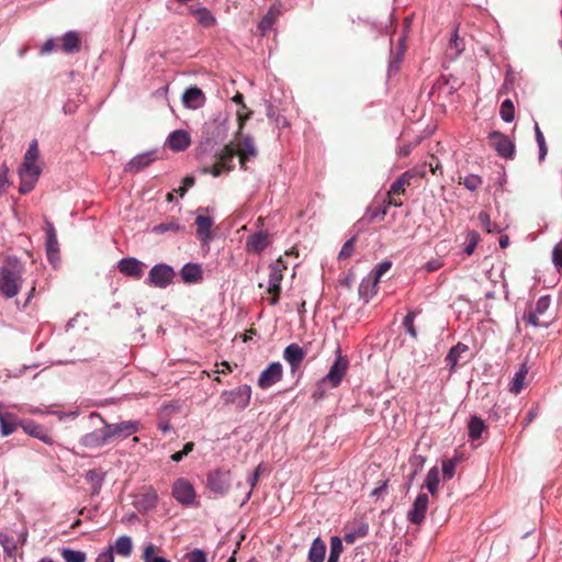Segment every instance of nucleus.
Wrapping results in <instances>:
<instances>
[{
  "mask_svg": "<svg viewBox=\"0 0 562 562\" xmlns=\"http://www.w3.org/2000/svg\"><path fill=\"white\" fill-rule=\"evenodd\" d=\"M426 177V166L420 165L403 172L390 187L385 203L395 207L403 205L402 195L406 194V189L415 184L418 180Z\"/></svg>",
  "mask_w": 562,
  "mask_h": 562,
  "instance_id": "nucleus-1",
  "label": "nucleus"
},
{
  "mask_svg": "<svg viewBox=\"0 0 562 562\" xmlns=\"http://www.w3.org/2000/svg\"><path fill=\"white\" fill-rule=\"evenodd\" d=\"M56 46H57V45H56L55 40H52V38H50V40H47V41L45 42V44L43 45V47H42V53H43V54L52 53V52H54V50L56 49Z\"/></svg>",
  "mask_w": 562,
  "mask_h": 562,
  "instance_id": "nucleus-61",
  "label": "nucleus"
},
{
  "mask_svg": "<svg viewBox=\"0 0 562 562\" xmlns=\"http://www.w3.org/2000/svg\"><path fill=\"white\" fill-rule=\"evenodd\" d=\"M499 115L505 122H513L515 119V106L510 99H506L502 102L499 109Z\"/></svg>",
  "mask_w": 562,
  "mask_h": 562,
  "instance_id": "nucleus-40",
  "label": "nucleus"
},
{
  "mask_svg": "<svg viewBox=\"0 0 562 562\" xmlns=\"http://www.w3.org/2000/svg\"><path fill=\"white\" fill-rule=\"evenodd\" d=\"M550 297L548 295L541 296L536 306L528 313L527 321L530 325L535 327L548 326L551 322L549 316H546V313L550 306Z\"/></svg>",
  "mask_w": 562,
  "mask_h": 562,
  "instance_id": "nucleus-8",
  "label": "nucleus"
},
{
  "mask_svg": "<svg viewBox=\"0 0 562 562\" xmlns=\"http://www.w3.org/2000/svg\"><path fill=\"white\" fill-rule=\"evenodd\" d=\"M480 240V235L475 231H470L467 234V246L464 248V252L467 255H472L475 250V247Z\"/></svg>",
  "mask_w": 562,
  "mask_h": 562,
  "instance_id": "nucleus-50",
  "label": "nucleus"
},
{
  "mask_svg": "<svg viewBox=\"0 0 562 562\" xmlns=\"http://www.w3.org/2000/svg\"><path fill=\"white\" fill-rule=\"evenodd\" d=\"M171 494L177 502L184 506L192 505L195 499V491L192 484L183 477L176 480L172 485Z\"/></svg>",
  "mask_w": 562,
  "mask_h": 562,
  "instance_id": "nucleus-10",
  "label": "nucleus"
},
{
  "mask_svg": "<svg viewBox=\"0 0 562 562\" xmlns=\"http://www.w3.org/2000/svg\"><path fill=\"white\" fill-rule=\"evenodd\" d=\"M479 221H480V224L481 226L487 232V233H492L493 229L491 227V217L487 213L485 212H481L479 214Z\"/></svg>",
  "mask_w": 562,
  "mask_h": 562,
  "instance_id": "nucleus-59",
  "label": "nucleus"
},
{
  "mask_svg": "<svg viewBox=\"0 0 562 562\" xmlns=\"http://www.w3.org/2000/svg\"><path fill=\"white\" fill-rule=\"evenodd\" d=\"M16 416L9 412H0V426H1V435L7 437L14 432L18 427H20V423Z\"/></svg>",
  "mask_w": 562,
  "mask_h": 562,
  "instance_id": "nucleus-27",
  "label": "nucleus"
},
{
  "mask_svg": "<svg viewBox=\"0 0 562 562\" xmlns=\"http://www.w3.org/2000/svg\"><path fill=\"white\" fill-rule=\"evenodd\" d=\"M282 13V3L280 1L274 2L266 13L268 16L277 21Z\"/></svg>",
  "mask_w": 562,
  "mask_h": 562,
  "instance_id": "nucleus-56",
  "label": "nucleus"
},
{
  "mask_svg": "<svg viewBox=\"0 0 562 562\" xmlns=\"http://www.w3.org/2000/svg\"><path fill=\"white\" fill-rule=\"evenodd\" d=\"M356 241H357V236H353L342 245V247L339 251V255H338L339 260H345L352 256V254L355 251Z\"/></svg>",
  "mask_w": 562,
  "mask_h": 562,
  "instance_id": "nucleus-47",
  "label": "nucleus"
},
{
  "mask_svg": "<svg viewBox=\"0 0 562 562\" xmlns=\"http://www.w3.org/2000/svg\"><path fill=\"white\" fill-rule=\"evenodd\" d=\"M154 160V153L137 155L126 164L125 171L130 173H137L148 167Z\"/></svg>",
  "mask_w": 562,
  "mask_h": 562,
  "instance_id": "nucleus-26",
  "label": "nucleus"
},
{
  "mask_svg": "<svg viewBox=\"0 0 562 562\" xmlns=\"http://www.w3.org/2000/svg\"><path fill=\"white\" fill-rule=\"evenodd\" d=\"M439 482V470L437 467H434L429 470L426 479V486L432 496H436L438 493Z\"/></svg>",
  "mask_w": 562,
  "mask_h": 562,
  "instance_id": "nucleus-38",
  "label": "nucleus"
},
{
  "mask_svg": "<svg viewBox=\"0 0 562 562\" xmlns=\"http://www.w3.org/2000/svg\"><path fill=\"white\" fill-rule=\"evenodd\" d=\"M306 356V351L297 344H290L283 351L284 360L290 364L291 372H295Z\"/></svg>",
  "mask_w": 562,
  "mask_h": 562,
  "instance_id": "nucleus-21",
  "label": "nucleus"
},
{
  "mask_svg": "<svg viewBox=\"0 0 562 562\" xmlns=\"http://www.w3.org/2000/svg\"><path fill=\"white\" fill-rule=\"evenodd\" d=\"M20 427L24 430V432L42 440L43 442L53 443V438H50L46 428L42 425L34 423L33 420H23L20 423Z\"/></svg>",
  "mask_w": 562,
  "mask_h": 562,
  "instance_id": "nucleus-23",
  "label": "nucleus"
},
{
  "mask_svg": "<svg viewBox=\"0 0 562 562\" xmlns=\"http://www.w3.org/2000/svg\"><path fill=\"white\" fill-rule=\"evenodd\" d=\"M488 137L491 140V146L501 157L505 159L514 158L515 145L507 135L501 132H492Z\"/></svg>",
  "mask_w": 562,
  "mask_h": 562,
  "instance_id": "nucleus-11",
  "label": "nucleus"
},
{
  "mask_svg": "<svg viewBox=\"0 0 562 562\" xmlns=\"http://www.w3.org/2000/svg\"><path fill=\"white\" fill-rule=\"evenodd\" d=\"M391 268L390 261H382L380 262L376 268L372 271V286L376 288L378 283L380 282L381 277L389 271Z\"/></svg>",
  "mask_w": 562,
  "mask_h": 562,
  "instance_id": "nucleus-48",
  "label": "nucleus"
},
{
  "mask_svg": "<svg viewBox=\"0 0 562 562\" xmlns=\"http://www.w3.org/2000/svg\"><path fill=\"white\" fill-rule=\"evenodd\" d=\"M181 278L186 283H196L203 279V271L198 263H187L180 271Z\"/></svg>",
  "mask_w": 562,
  "mask_h": 562,
  "instance_id": "nucleus-28",
  "label": "nucleus"
},
{
  "mask_svg": "<svg viewBox=\"0 0 562 562\" xmlns=\"http://www.w3.org/2000/svg\"><path fill=\"white\" fill-rule=\"evenodd\" d=\"M158 503V494L153 486H146L137 495L135 499V507L139 512H148L154 509Z\"/></svg>",
  "mask_w": 562,
  "mask_h": 562,
  "instance_id": "nucleus-16",
  "label": "nucleus"
},
{
  "mask_svg": "<svg viewBox=\"0 0 562 562\" xmlns=\"http://www.w3.org/2000/svg\"><path fill=\"white\" fill-rule=\"evenodd\" d=\"M429 498L427 494H419L415 499L412 509L408 513V520L412 524L419 525L424 519L428 508Z\"/></svg>",
  "mask_w": 562,
  "mask_h": 562,
  "instance_id": "nucleus-22",
  "label": "nucleus"
},
{
  "mask_svg": "<svg viewBox=\"0 0 562 562\" xmlns=\"http://www.w3.org/2000/svg\"><path fill=\"white\" fill-rule=\"evenodd\" d=\"M252 111H247L246 114H243L240 111H237V120H238V132L235 136V148L236 154L239 158L240 168L247 170V161L251 158L257 157L258 150L255 146L254 139L248 135H243L241 131L247 122V120L251 116Z\"/></svg>",
  "mask_w": 562,
  "mask_h": 562,
  "instance_id": "nucleus-2",
  "label": "nucleus"
},
{
  "mask_svg": "<svg viewBox=\"0 0 562 562\" xmlns=\"http://www.w3.org/2000/svg\"><path fill=\"white\" fill-rule=\"evenodd\" d=\"M41 175V168H20V188L19 191L22 194H26L34 189L35 183Z\"/></svg>",
  "mask_w": 562,
  "mask_h": 562,
  "instance_id": "nucleus-20",
  "label": "nucleus"
},
{
  "mask_svg": "<svg viewBox=\"0 0 562 562\" xmlns=\"http://www.w3.org/2000/svg\"><path fill=\"white\" fill-rule=\"evenodd\" d=\"M224 404L235 405L238 409H245L251 398V387L247 384L240 385L232 391L222 394Z\"/></svg>",
  "mask_w": 562,
  "mask_h": 562,
  "instance_id": "nucleus-7",
  "label": "nucleus"
},
{
  "mask_svg": "<svg viewBox=\"0 0 562 562\" xmlns=\"http://www.w3.org/2000/svg\"><path fill=\"white\" fill-rule=\"evenodd\" d=\"M81 47V38L77 32L69 31L61 37V50L65 53L79 52Z\"/></svg>",
  "mask_w": 562,
  "mask_h": 562,
  "instance_id": "nucleus-30",
  "label": "nucleus"
},
{
  "mask_svg": "<svg viewBox=\"0 0 562 562\" xmlns=\"http://www.w3.org/2000/svg\"><path fill=\"white\" fill-rule=\"evenodd\" d=\"M60 555L66 562H86L87 554L82 551L74 550L70 548H63Z\"/></svg>",
  "mask_w": 562,
  "mask_h": 562,
  "instance_id": "nucleus-39",
  "label": "nucleus"
},
{
  "mask_svg": "<svg viewBox=\"0 0 562 562\" xmlns=\"http://www.w3.org/2000/svg\"><path fill=\"white\" fill-rule=\"evenodd\" d=\"M486 426L482 418L477 416H472L470 418L468 425V434L472 440H477L481 438L482 432L485 430Z\"/></svg>",
  "mask_w": 562,
  "mask_h": 562,
  "instance_id": "nucleus-35",
  "label": "nucleus"
},
{
  "mask_svg": "<svg viewBox=\"0 0 562 562\" xmlns=\"http://www.w3.org/2000/svg\"><path fill=\"white\" fill-rule=\"evenodd\" d=\"M114 549L117 554L122 557H130L132 553V540L127 536H121L116 539Z\"/></svg>",
  "mask_w": 562,
  "mask_h": 562,
  "instance_id": "nucleus-37",
  "label": "nucleus"
},
{
  "mask_svg": "<svg viewBox=\"0 0 562 562\" xmlns=\"http://www.w3.org/2000/svg\"><path fill=\"white\" fill-rule=\"evenodd\" d=\"M375 293V288L372 286V278L367 280H362L359 285V295L361 297L368 299Z\"/></svg>",
  "mask_w": 562,
  "mask_h": 562,
  "instance_id": "nucleus-51",
  "label": "nucleus"
},
{
  "mask_svg": "<svg viewBox=\"0 0 562 562\" xmlns=\"http://www.w3.org/2000/svg\"><path fill=\"white\" fill-rule=\"evenodd\" d=\"M389 206L390 205H387V203H385V199H384L382 204L379 207H376L375 210H369L368 211L369 222H374L376 220L383 221L384 217L386 216Z\"/></svg>",
  "mask_w": 562,
  "mask_h": 562,
  "instance_id": "nucleus-49",
  "label": "nucleus"
},
{
  "mask_svg": "<svg viewBox=\"0 0 562 562\" xmlns=\"http://www.w3.org/2000/svg\"><path fill=\"white\" fill-rule=\"evenodd\" d=\"M234 142L226 144L218 153H216V161L212 166H204L200 170L203 175L211 173L213 177H220L224 171L234 170V158L236 156Z\"/></svg>",
  "mask_w": 562,
  "mask_h": 562,
  "instance_id": "nucleus-3",
  "label": "nucleus"
},
{
  "mask_svg": "<svg viewBox=\"0 0 562 562\" xmlns=\"http://www.w3.org/2000/svg\"><path fill=\"white\" fill-rule=\"evenodd\" d=\"M442 263L440 260H430L426 263L425 268L428 272L437 271L439 268H441Z\"/></svg>",
  "mask_w": 562,
  "mask_h": 562,
  "instance_id": "nucleus-63",
  "label": "nucleus"
},
{
  "mask_svg": "<svg viewBox=\"0 0 562 562\" xmlns=\"http://www.w3.org/2000/svg\"><path fill=\"white\" fill-rule=\"evenodd\" d=\"M458 460L456 458L447 459L442 461V476L443 480L449 481L456 473Z\"/></svg>",
  "mask_w": 562,
  "mask_h": 562,
  "instance_id": "nucleus-44",
  "label": "nucleus"
},
{
  "mask_svg": "<svg viewBox=\"0 0 562 562\" xmlns=\"http://www.w3.org/2000/svg\"><path fill=\"white\" fill-rule=\"evenodd\" d=\"M326 553V544L321 538H316L308 551L310 562H323Z\"/></svg>",
  "mask_w": 562,
  "mask_h": 562,
  "instance_id": "nucleus-33",
  "label": "nucleus"
},
{
  "mask_svg": "<svg viewBox=\"0 0 562 562\" xmlns=\"http://www.w3.org/2000/svg\"><path fill=\"white\" fill-rule=\"evenodd\" d=\"M21 277L8 267L0 270V293L7 299L14 297L19 293Z\"/></svg>",
  "mask_w": 562,
  "mask_h": 562,
  "instance_id": "nucleus-6",
  "label": "nucleus"
},
{
  "mask_svg": "<svg viewBox=\"0 0 562 562\" xmlns=\"http://www.w3.org/2000/svg\"><path fill=\"white\" fill-rule=\"evenodd\" d=\"M349 361L347 357L338 356L329 369V372L323 378V383H329L331 387H337L345 376Z\"/></svg>",
  "mask_w": 562,
  "mask_h": 562,
  "instance_id": "nucleus-13",
  "label": "nucleus"
},
{
  "mask_svg": "<svg viewBox=\"0 0 562 562\" xmlns=\"http://www.w3.org/2000/svg\"><path fill=\"white\" fill-rule=\"evenodd\" d=\"M426 167L428 166L429 167V170L432 175H442V167L439 162V160L435 157V156H431V160L428 162V164H424Z\"/></svg>",
  "mask_w": 562,
  "mask_h": 562,
  "instance_id": "nucleus-57",
  "label": "nucleus"
},
{
  "mask_svg": "<svg viewBox=\"0 0 562 562\" xmlns=\"http://www.w3.org/2000/svg\"><path fill=\"white\" fill-rule=\"evenodd\" d=\"M535 134H536V140L538 143V146H539V160L542 161L547 154H548V147H547V144H546V139H544V136L539 127V125L536 123V126H535Z\"/></svg>",
  "mask_w": 562,
  "mask_h": 562,
  "instance_id": "nucleus-45",
  "label": "nucleus"
},
{
  "mask_svg": "<svg viewBox=\"0 0 562 562\" xmlns=\"http://www.w3.org/2000/svg\"><path fill=\"white\" fill-rule=\"evenodd\" d=\"M38 157V145L37 140H32V143L29 146V149L26 150L24 155V161L22 164V168H40V166L36 165V159Z\"/></svg>",
  "mask_w": 562,
  "mask_h": 562,
  "instance_id": "nucleus-36",
  "label": "nucleus"
},
{
  "mask_svg": "<svg viewBox=\"0 0 562 562\" xmlns=\"http://www.w3.org/2000/svg\"><path fill=\"white\" fill-rule=\"evenodd\" d=\"M191 13L196 19L198 23L204 27H212L216 24L215 16L204 7L191 9Z\"/></svg>",
  "mask_w": 562,
  "mask_h": 562,
  "instance_id": "nucleus-31",
  "label": "nucleus"
},
{
  "mask_svg": "<svg viewBox=\"0 0 562 562\" xmlns=\"http://www.w3.org/2000/svg\"><path fill=\"white\" fill-rule=\"evenodd\" d=\"M276 22L277 21L265 14L258 25L261 35H266L272 29Z\"/></svg>",
  "mask_w": 562,
  "mask_h": 562,
  "instance_id": "nucleus-52",
  "label": "nucleus"
},
{
  "mask_svg": "<svg viewBox=\"0 0 562 562\" xmlns=\"http://www.w3.org/2000/svg\"><path fill=\"white\" fill-rule=\"evenodd\" d=\"M342 552V542L339 537L335 536L330 539V553L327 562H338Z\"/></svg>",
  "mask_w": 562,
  "mask_h": 562,
  "instance_id": "nucleus-41",
  "label": "nucleus"
},
{
  "mask_svg": "<svg viewBox=\"0 0 562 562\" xmlns=\"http://www.w3.org/2000/svg\"><path fill=\"white\" fill-rule=\"evenodd\" d=\"M167 143L173 151H182L189 147L191 139L188 132L177 130L169 135Z\"/></svg>",
  "mask_w": 562,
  "mask_h": 562,
  "instance_id": "nucleus-25",
  "label": "nucleus"
},
{
  "mask_svg": "<svg viewBox=\"0 0 562 562\" xmlns=\"http://www.w3.org/2000/svg\"><path fill=\"white\" fill-rule=\"evenodd\" d=\"M196 235L202 243H207L211 239V227L213 220L206 215H199L195 218Z\"/></svg>",
  "mask_w": 562,
  "mask_h": 562,
  "instance_id": "nucleus-29",
  "label": "nucleus"
},
{
  "mask_svg": "<svg viewBox=\"0 0 562 562\" xmlns=\"http://www.w3.org/2000/svg\"><path fill=\"white\" fill-rule=\"evenodd\" d=\"M415 317H416V313L411 311L407 313V315L403 319V326H404L406 333L414 339L417 338V330L414 325Z\"/></svg>",
  "mask_w": 562,
  "mask_h": 562,
  "instance_id": "nucleus-46",
  "label": "nucleus"
},
{
  "mask_svg": "<svg viewBox=\"0 0 562 562\" xmlns=\"http://www.w3.org/2000/svg\"><path fill=\"white\" fill-rule=\"evenodd\" d=\"M537 415H538V408L537 407L531 408L527 413V415H526V417H525V419L522 422L524 423V428H526L528 425H530L532 423V420L536 418Z\"/></svg>",
  "mask_w": 562,
  "mask_h": 562,
  "instance_id": "nucleus-60",
  "label": "nucleus"
},
{
  "mask_svg": "<svg viewBox=\"0 0 562 562\" xmlns=\"http://www.w3.org/2000/svg\"><path fill=\"white\" fill-rule=\"evenodd\" d=\"M528 369L526 364H521L520 369L515 373L510 385H509V392L513 394H519L525 384H526V378H527Z\"/></svg>",
  "mask_w": 562,
  "mask_h": 562,
  "instance_id": "nucleus-32",
  "label": "nucleus"
},
{
  "mask_svg": "<svg viewBox=\"0 0 562 562\" xmlns=\"http://www.w3.org/2000/svg\"><path fill=\"white\" fill-rule=\"evenodd\" d=\"M144 268L145 265L133 257L123 258L117 265V269L121 273L134 279H140L143 277Z\"/></svg>",
  "mask_w": 562,
  "mask_h": 562,
  "instance_id": "nucleus-19",
  "label": "nucleus"
},
{
  "mask_svg": "<svg viewBox=\"0 0 562 562\" xmlns=\"http://www.w3.org/2000/svg\"><path fill=\"white\" fill-rule=\"evenodd\" d=\"M552 261L558 270H562V240L553 248Z\"/></svg>",
  "mask_w": 562,
  "mask_h": 562,
  "instance_id": "nucleus-53",
  "label": "nucleus"
},
{
  "mask_svg": "<svg viewBox=\"0 0 562 562\" xmlns=\"http://www.w3.org/2000/svg\"><path fill=\"white\" fill-rule=\"evenodd\" d=\"M182 102L187 108L198 109L204 104L205 95L200 88L190 87L183 92Z\"/></svg>",
  "mask_w": 562,
  "mask_h": 562,
  "instance_id": "nucleus-24",
  "label": "nucleus"
},
{
  "mask_svg": "<svg viewBox=\"0 0 562 562\" xmlns=\"http://www.w3.org/2000/svg\"><path fill=\"white\" fill-rule=\"evenodd\" d=\"M469 347L462 342H458L453 346L446 357V362L450 367V370H454L462 353L467 352Z\"/></svg>",
  "mask_w": 562,
  "mask_h": 562,
  "instance_id": "nucleus-34",
  "label": "nucleus"
},
{
  "mask_svg": "<svg viewBox=\"0 0 562 562\" xmlns=\"http://www.w3.org/2000/svg\"><path fill=\"white\" fill-rule=\"evenodd\" d=\"M176 272L166 263L155 265L148 272L146 283L150 286L165 289L173 282Z\"/></svg>",
  "mask_w": 562,
  "mask_h": 562,
  "instance_id": "nucleus-5",
  "label": "nucleus"
},
{
  "mask_svg": "<svg viewBox=\"0 0 562 562\" xmlns=\"http://www.w3.org/2000/svg\"><path fill=\"white\" fill-rule=\"evenodd\" d=\"M231 484V471L228 470H214L207 475V487L215 494H226Z\"/></svg>",
  "mask_w": 562,
  "mask_h": 562,
  "instance_id": "nucleus-9",
  "label": "nucleus"
},
{
  "mask_svg": "<svg viewBox=\"0 0 562 562\" xmlns=\"http://www.w3.org/2000/svg\"><path fill=\"white\" fill-rule=\"evenodd\" d=\"M269 286L268 293L271 295L269 303L276 305L279 302L281 293V281L283 280V270L286 269L282 258H278L273 263L269 266Z\"/></svg>",
  "mask_w": 562,
  "mask_h": 562,
  "instance_id": "nucleus-4",
  "label": "nucleus"
},
{
  "mask_svg": "<svg viewBox=\"0 0 562 562\" xmlns=\"http://www.w3.org/2000/svg\"><path fill=\"white\" fill-rule=\"evenodd\" d=\"M169 231L178 232V231H180V225L175 222H170V223H161L154 227V232L160 233V234L169 232Z\"/></svg>",
  "mask_w": 562,
  "mask_h": 562,
  "instance_id": "nucleus-54",
  "label": "nucleus"
},
{
  "mask_svg": "<svg viewBox=\"0 0 562 562\" xmlns=\"http://www.w3.org/2000/svg\"><path fill=\"white\" fill-rule=\"evenodd\" d=\"M186 558L188 562H206V554L200 549H194Z\"/></svg>",
  "mask_w": 562,
  "mask_h": 562,
  "instance_id": "nucleus-55",
  "label": "nucleus"
},
{
  "mask_svg": "<svg viewBox=\"0 0 562 562\" xmlns=\"http://www.w3.org/2000/svg\"><path fill=\"white\" fill-rule=\"evenodd\" d=\"M459 183L463 184L470 191H475L477 188L481 187L483 181L482 178L479 177L477 175H469L463 179L460 178Z\"/></svg>",
  "mask_w": 562,
  "mask_h": 562,
  "instance_id": "nucleus-43",
  "label": "nucleus"
},
{
  "mask_svg": "<svg viewBox=\"0 0 562 562\" xmlns=\"http://www.w3.org/2000/svg\"><path fill=\"white\" fill-rule=\"evenodd\" d=\"M46 254L49 262L55 265L59 259V246L57 235L53 223L46 221Z\"/></svg>",
  "mask_w": 562,
  "mask_h": 562,
  "instance_id": "nucleus-18",
  "label": "nucleus"
},
{
  "mask_svg": "<svg viewBox=\"0 0 562 562\" xmlns=\"http://www.w3.org/2000/svg\"><path fill=\"white\" fill-rule=\"evenodd\" d=\"M104 426L100 429H95L91 432L86 434L80 439V443L90 449L100 448L111 442L105 422L102 419Z\"/></svg>",
  "mask_w": 562,
  "mask_h": 562,
  "instance_id": "nucleus-14",
  "label": "nucleus"
},
{
  "mask_svg": "<svg viewBox=\"0 0 562 562\" xmlns=\"http://www.w3.org/2000/svg\"><path fill=\"white\" fill-rule=\"evenodd\" d=\"M95 562H114L113 548L110 547L105 551L101 552Z\"/></svg>",
  "mask_w": 562,
  "mask_h": 562,
  "instance_id": "nucleus-58",
  "label": "nucleus"
},
{
  "mask_svg": "<svg viewBox=\"0 0 562 562\" xmlns=\"http://www.w3.org/2000/svg\"><path fill=\"white\" fill-rule=\"evenodd\" d=\"M260 470H261V465H258L256 468V470L252 472L251 476L249 477L248 480V483L249 485L251 486V488H254L259 480V476H260Z\"/></svg>",
  "mask_w": 562,
  "mask_h": 562,
  "instance_id": "nucleus-62",
  "label": "nucleus"
},
{
  "mask_svg": "<svg viewBox=\"0 0 562 562\" xmlns=\"http://www.w3.org/2000/svg\"><path fill=\"white\" fill-rule=\"evenodd\" d=\"M111 441L117 438H126L139 430V422L124 420L116 424L105 423Z\"/></svg>",
  "mask_w": 562,
  "mask_h": 562,
  "instance_id": "nucleus-12",
  "label": "nucleus"
},
{
  "mask_svg": "<svg viewBox=\"0 0 562 562\" xmlns=\"http://www.w3.org/2000/svg\"><path fill=\"white\" fill-rule=\"evenodd\" d=\"M158 550V548L153 544L148 543L143 551V559L144 562H170L169 560L161 558V557H155V552Z\"/></svg>",
  "mask_w": 562,
  "mask_h": 562,
  "instance_id": "nucleus-42",
  "label": "nucleus"
},
{
  "mask_svg": "<svg viewBox=\"0 0 562 562\" xmlns=\"http://www.w3.org/2000/svg\"><path fill=\"white\" fill-rule=\"evenodd\" d=\"M283 369L280 362H272L263 370L258 379L261 389H268L282 378Z\"/></svg>",
  "mask_w": 562,
  "mask_h": 562,
  "instance_id": "nucleus-17",
  "label": "nucleus"
},
{
  "mask_svg": "<svg viewBox=\"0 0 562 562\" xmlns=\"http://www.w3.org/2000/svg\"><path fill=\"white\" fill-rule=\"evenodd\" d=\"M271 244V235L268 232L259 231L249 235L246 239L248 252L260 254Z\"/></svg>",
  "mask_w": 562,
  "mask_h": 562,
  "instance_id": "nucleus-15",
  "label": "nucleus"
},
{
  "mask_svg": "<svg viewBox=\"0 0 562 562\" xmlns=\"http://www.w3.org/2000/svg\"><path fill=\"white\" fill-rule=\"evenodd\" d=\"M235 103L237 104H240L241 105V109L239 110L243 114H245L243 112V110L246 109V104L244 103V95L240 93V92H237L233 99H232Z\"/></svg>",
  "mask_w": 562,
  "mask_h": 562,
  "instance_id": "nucleus-64",
  "label": "nucleus"
}]
</instances>
